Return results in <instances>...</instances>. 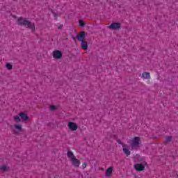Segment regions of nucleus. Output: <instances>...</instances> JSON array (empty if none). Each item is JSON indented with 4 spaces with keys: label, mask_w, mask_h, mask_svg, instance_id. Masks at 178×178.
<instances>
[{
    "label": "nucleus",
    "mask_w": 178,
    "mask_h": 178,
    "mask_svg": "<svg viewBox=\"0 0 178 178\" xmlns=\"http://www.w3.org/2000/svg\"><path fill=\"white\" fill-rule=\"evenodd\" d=\"M23 131V127L21 124H15L13 127V134H19L21 131Z\"/></svg>",
    "instance_id": "7ed1b4c3"
},
{
    "label": "nucleus",
    "mask_w": 178,
    "mask_h": 178,
    "mask_svg": "<svg viewBox=\"0 0 178 178\" xmlns=\"http://www.w3.org/2000/svg\"><path fill=\"white\" fill-rule=\"evenodd\" d=\"M118 144H120V141H118Z\"/></svg>",
    "instance_id": "5701e85b"
},
{
    "label": "nucleus",
    "mask_w": 178,
    "mask_h": 178,
    "mask_svg": "<svg viewBox=\"0 0 178 178\" xmlns=\"http://www.w3.org/2000/svg\"><path fill=\"white\" fill-rule=\"evenodd\" d=\"M81 48L83 49V51H87V49H88V44H87V42H81Z\"/></svg>",
    "instance_id": "ddd939ff"
},
{
    "label": "nucleus",
    "mask_w": 178,
    "mask_h": 178,
    "mask_svg": "<svg viewBox=\"0 0 178 178\" xmlns=\"http://www.w3.org/2000/svg\"><path fill=\"white\" fill-rule=\"evenodd\" d=\"M140 145V137H134L131 140V146L135 147H138Z\"/></svg>",
    "instance_id": "20e7f679"
},
{
    "label": "nucleus",
    "mask_w": 178,
    "mask_h": 178,
    "mask_svg": "<svg viewBox=\"0 0 178 178\" xmlns=\"http://www.w3.org/2000/svg\"><path fill=\"white\" fill-rule=\"evenodd\" d=\"M0 169L2 172H6L8 167L6 165H0Z\"/></svg>",
    "instance_id": "f3484780"
},
{
    "label": "nucleus",
    "mask_w": 178,
    "mask_h": 178,
    "mask_svg": "<svg viewBox=\"0 0 178 178\" xmlns=\"http://www.w3.org/2000/svg\"><path fill=\"white\" fill-rule=\"evenodd\" d=\"M134 169H136L137 172H143V170L145 169V167L141 163H136L134 165Z\"/></svg>",
    "instance_id": "0eeeda50"
},
{
    "label": "nucleus",
    "mask_w": 178,
    "mask_h": 178,
    "mask_svg": "<svg viewBox=\"0 0 178 178\" xmlns=\"http://www.w3.org/2000/svg\"><path fill=\"white\" fill-rule=\"evenodd\" d=\"M79 26H81V27H84V26H86V22L83 20H79Z\"/></svg>",
    "instance_id": "6ab92c4d"
},
{
    "label": "nucleus",
    "mask_w": 178,
    "mask_h": 178,
    "mask_svg": "<svg viewBox=\"0 0 178 178\" xmlns=\"http://www.w3.org/2000/svg\"><path fill=\"white\" fill-rule=\"evenodd\" d=\"M143 79L148 80V79H151V75L149 72H145L142 74Z\"/></svg>",
    "instance_id": "4468645a"
},
{
    "label": "nucleus",
    "mask_w": 178,
    "mask_h": 178,
    "mask_svg": "<svg viewBox=\"0 0 178 178\" xmlns=\"http://www.w3.org/2000/svg\"><path fill=\"white\" fill-rule=\"evenodd\" d=\"M63 27V24H59L58 26V30H62V28Z\"/></svg>",
    "instance_id": "4be33fe9"
},
{
    "label": "nucleus",
    "mask_w": 178,
    "mask_h": 178,
    "mask_svg": "<svg viewBox=\"0 0 178 178\" xmlns=\"http://www.w3.org/2000/svg\"><path fill=\"white\" fill-rule=\"evenodd\" d=\"M6 67H7V69L8 70H12L13 66H12V65L10 63H6Z\"/></svg>",
    "instance_id": "a211bd4d"
},
{
    "label": "nucleus",
    "mask_w": 178,
    "mask_h": 178,
    "mask_svg": "<svg viewBox=\"0 0 178 178\" xmlns=\"http://www.w3.org/2000/svg\"><path fill=\"white\" fill-rule=\"evenodd\" d=\"M67 156L71 161V163L74 168H79L80 166V160L76 158L73 152L68 151L67 152Z\"/></svg>",
    "instance_id": "f03ea898"
},
{
    "label": "nucleus",
    "mask_w": 178,
    "mask_h": 178,
    "mask_svg": "<svg viewBox=\"0 0 178 178\" xmlns=\"http://www.w3.org/2000/svg\"><path fill=\"white\" fill-rule=\"evenodd\" d=\"M17 23L19 26H24L26 29H30L31 30H35V26L33 23L30 22V21L27 20L26 18H23L22 17H19Z\"/></svg>",
    "instance_id": "f257e3e1"
},
{
    "label": "nucleus",
    "mask_w": 178,
    "mask_h": 178,
    "mask_svg": "<svg viewBox=\"0 0 178 178\" xmlns=\"http://www.w3.org/2000/svg\"><path fill=\"white\" fill-rule=\"evenodd\" d=\"M50 110L51 111H56V106L51 105L50 106Z\"/></svg>",
    "instance_id": "aec40b11"
},
{
    "label": "nucleus",
    "mask_w": 178,
    "mask_h": 178,
    "mask_svg": "<svg viewBox=\"0 0 178 178\" xmlns=\"http://www.w3.org/2000/svg\"><path fill=\"white\" fill-rule=\"evenodd\" d=\"M170 141H172V136H168L165 138L164 143L168 144V143H170Z\"/></svg>",
    "instance_id": "dca6fc26"
},
{
    "label": "nucleus",
    "mask_w": 178,
    "mask_h": 178,
    "mask_svg": "<svg viewBox=\"0 0 178 178\" xmlns=\"http://www.w3.org/2000/svg\"><path fill=\"white\" fill-rule=\"evenodd\" d=\"M113 171V167H109L105 172V175L107 177H109V176H111V175H112V172Z\"/></svg>",
    "instance_id": "f8f14e48"
},
{
    "label": "nucleus",
    "mask_w": 178,
    "mask_h": 178,
    "mask_svg": "<svg viewBox=\"0 0 178 178\" xmlns=\"http://www.w3.org/2000/svg\"><path fill=\"white\" fill-rule=\"evenodd\" d=\"M19 116L22 120V122H26V120H29V115L27 113L21 112L19 113Z\"/></svg>",
    "instance_id": "1a4fd4ad"
},
{
    "label": "nucleus",
    "mask_w": 178,
    "mask_h": 178,
    "mask_svg": "<svg viewBox=\"0 0 178 178\" xmlns=\"http://www.w3.org/2000/svg\"><path fill=\"white\" fill-rule=\"evenodd\" d=\"M13 120L15 122V123H19V122H22V119L20 118V115H15L13 117Z\"/></svg>",
    "instance_id": "2eb2a0df"
},
{
    "label": "nucleus",
    "mask_w": 178,
    "mask_h": 178,
    "mask_svg": "<svg viewBox=\"0 0 178 178\" xmlns=\"http://www.w3.org/2000/svg\"><path fill=\"white\" fill-rule=\"evenodd\" d=\"M76 38L80 42H84V40H86V32L83 31L79 35H77Z\"/></svg>",
    "instance_id": "6e6552de"
},
{
    "label": "nucleus",
    "mask_w": 178,
    "mask_h": 178,
    "mask_svg": "<svg viewBox=\"0 0 178 178\" xmlns=\"http://www.w3.org/2000/svg\"><path fill=\"white\" fill-rule=\"evenodd\" d=\"M68 128L71 131H76L77 129H79V127L77 124L73 122H68Z\"/></svg>",
    "instance_id": "39448f33"
},
{
    "label": "nucleus",
    "mask_w": 178,
    "mask_h": 178,
    "mask_svg": "<svg viewBox=\"0 0 178 178\" xmlns=\"http://www.w3.org/2000/svg\"><path fill=\"white\" fill-rule=\"evenodd\" d=\"M52 55L54 59H60V58H62V51L59 50H55L53 51Z\"/></svg>",
    "instance_id": "423d86ee"
},
{
    "label": "nucleus",
    "mask_w": 178,
    "mask_h": 178,
    "mask_svg": "<svg viewBox=\"0 0 178 178\" xmlns=\"http://www.w3.org/2000/svg\"><path fill=\"white\" fill-rule=\"evenodd\" d=\"M122 145L124 154H125L126 156H129L131 154V152H130V150H129V149L126 148L127 147V145L122 144Z\"/></svg>",
    "instance_id": "9b49d317"
},
{
    "label": "nucleus",
    "mask_w": 178,
    "mask_h": 178,
    "mask_svg": "<svg viewBox=\"0 0 178 178\" xmlns=\"http://www.w3.org/2000/svg\"><path fill=\"white\" fill-rule=\"evenodd\" d=\"M82 168H83V169H86V168H87V163H83L82 164Z\"/></svg>",
    "instance_id": "412c9836"
},
{
    "label": "nucleus",
    "mask_w": 178,
    "mask_h": 178,
    "mask_svg": "<svg viewBox=\"0 0 178 178\" xmlns=\"http://www.w3.org/2000/svg\"><path fill=\"white\" fill-rule=\"evenodd\" d=\"M109 29H112V30H118V29H120V23H112L110 26H109Z\"/></svg>",
    "instance_id": "9d476101"
}]
</instances>
